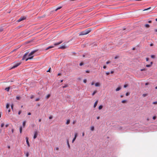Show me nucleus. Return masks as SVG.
Listing matches in <instances>:
<instances>
[{"instance_id":"obj_1","label":"nucleus","mask_w":157,"mask_h":157,"mask_svg":"<svg viewBox=\"0 0 157 157\" xmlns=\"http://www.w3.org/2000/svg\"><path fill=\"white\" fill-rule=\"evenodd\" d=\"M37 51V50H34L32 51L28 55L29 57L28 58H26L27 56L28 53L26 52V53L23 56L22 59H25L26 61H27L28 59H31L33 58L34 56H33V55Z\"/></svg>"},{"instance_id":"obj_2","label":"nucleus","mask_w":157,"mask_h":157,"mask_svg":"<svg viewBox=\"0 0 157 157\" xmlns=\"http://www.w3.org/2000/svg\"><path fill=\"white\" fill-rule=\"evenodd\" d=\"M91 31V30L90 29H87L79 33V35L81 36L86 35L89 33Z\"/></svg>"},{"instance_id":"obj_3","label":"nucleus","mask_w":157,"mask_h":157,"mask_svg":"<svg viewBox=\"0 0 157 157\" xmlns=\"http://www.w3.org/2000/svg\"><path fill=\"white\" fill-rule=\"evenodd\" d=\"M21 64L20 63H18L14 64L13 66L11 68V69H14L20 65Z\"/></svg>"},{"instance_id":"obj_4","label":"nucleus","mask_w":157,"mask_h":157,"mask_svg":"<svg viewBox=\"0 0 157 157\" xmlns=\"http://www.w3.org/2000/svg\"><path fill=\"white\" fill-rule=\"evenodd\" d=\"M26 19V17H21L17 21L18 22H20Z\"/></svg>"},{"instance_id":"obj_5","label":"nucleus","mask_w":157,"mask_h":157,"mask_svg":"<svg viewBox=\"0 0 157 157\" xmlns=\"http://www.w3.org/2000/svg\"><path fill=\"white\" fill-rule=\"evenodd\" d=\"M67 48V47L65 45V44L63 45H62L61 46L59 47L58 48L59 49H64Z\"/></svg>"},{"instance_id":"obj_6","label":"nucleus","mask_w":157,"mask_h":157,"mask_svg":"<svg viewBox=\"0 0 157 157\" xmlns=\"http://www.w3.org/2000/svg\"><path fill=\"white\" fill-rule=\"evenodd\" d=\"M63 42V41H61L59 42L54 43V46H55L58 45H59V44H61Z\"/></svg>"},{"instance_id":"obj_7","label":"nucleus","mask_w":157,"mask_h":157,"mask_svg":"<svg viewBox=\"0 0 157 157\" xmlns=\"http://www.w3.org/2000/svg\"><path fill=\"white\" fill-rule=\"evenodd\" d=\"M26 142L27 144V145L28 147H30V145L28 140V138L27 137H26Z\"/></svg>"},{"instance_id":"obj_8","label":"nucleus","mask_w":157,"mask_h":157,"mask_svg":"<svg viewBox=\"0 0 157 157\" xmlns=\"http://www.w3.org/2000/svg\"><path fill=\"white\" fill-rule=\"evenodd\" d=\"M37 131H35L34 132V136H33V138L34 139H36L37 137Z\"/></svg>"},{"instance_id":"obj_9","label":"nucleus","mask_w":157,"mask_h":157,"mask_svg":"<svg viewBox=\"0 0 157 157\" xmlns=\"http://www.w3.org/2000/svg\"><path fill=\"white\" fill-rule=\"evenodd\" d=\"M98 102V100H97L95 101V103H94V108H95L96 107V106H97V105Z\"/></svg>"},{"instance_id":"obj_10","label":"nucleus","mask_w":157,"mask_h":157,"mask_svg":"<svg viewBox=\"0 0 157 157\" xmlns=\"http://www.w3.org/2000/svg\"><path fill=\"white\" fill-rule=\"evenodd\" d=\"M67 145H68V147L70 149V145L69 144V140H67Z\"/></svg>"},{"instance_id":"obj_11","label":"nucleus","mask_w":157,"mask_h":157,"mask_svg":"<svg viewBox=\"0 0 157 157\" xmlns=\"http://www.w3.org/2000/svg\"><path fill=\"white\" fill-rule=\"evenodd\" d=\"M62 7L61 6L58 7V8H57L55 10V11H57L58 10H59L60 9H61L62 8Z\"/></svg>"},{"instance_id":"obj_12","label":"nucleus","mask_w":157,"mask_h":157,"mask_svg":"<svg viewBox=\"0 0 157 157\" xmlns=\"http://www.w3.org/2000/svg\"><path fill=\"white\" fill-rule=\"evenodd\" d=\"M22 126H20V132L21 133L22 132Z\"/></svg>"},{"instance_id":"obj_13","label":"nucleus","mask_w":157,"mask_h":157,"mask_svg":"<svg viewBox=\"0 0 157 157\" xmlns=\"http://www.w3.org/2000/svg\"><path fill=\"white\" fill-rule=\"evenodd\" d=\"M121 87H118V88H117L116 89V91H119V90H120L121 89Z\"/></svg>"},{"instance_id":"obj_14","label":"nucleus","mask_w":157,"mask_h":157,"mask_svg":"<svg viewBox=\"0 0 157 157\" xmlns=\"http://www.w3.org/2000/svg\"><path fill=\"white\" fill-rule=\"evenodd\" d=\"M10 88L9 87L6 88L5 89V90H6V91L7 92H8L9 91V90H10Z\"/></svg>"},{"instance_id":"obj_15","label":"nucleus","mask_w":157,"mask_h":157,"mask_svg":"<svg viewBox=\"0 0 157 157\" xmlns=\"http://www.w3.org/2000/svg\"><path fill=\"white\" fill-rule=\"evenodd\" d=\"M95 86H96L98 87L99 86H100L99 83L98 82H96L95 84Z\"/></svg>"},{"instance_id":"obj_16","label":"nucleus","mask_w":157,"mask_h":157,"mask_svg":"<svg viewBox=\"0 0 157 157\" xmlns=\"http://www.w3.org/2000/svg\"><path fill=\"white\" fill-rule=\"evenodd\" d=\"M103 107V106L102 105H100L98 107V109L99 110L101 109Z\"/></svg>"},{"instance_id":"obj_17","label":"nucleus","mask_w":157,"mask_h":157,"mask_svg":"<svg viewBox=\"0 0 157 157\" xmlns=\"http://www.w3.org/2000/svg\"><path fill=\"white\" fill-rule=\"evenodd\" d=\"M70 120H69V119H68L67 120V122H66V124H69V123H70Z\"/></svg>"},{"instance_id":"obj_18","label":"nucleus","mask_w":157,"mask_h":157,"mask_svg":"<svg viewBox=\"0 0 157 157\" xmlns=\"http://www.w3.org/2000/svg\"><path fill=\"white\" fill-rule=\"evenodd\" d=\"M90 130L92 131H93L94 130V126H91L90 128Z\"/></svg>"},{"instance_id":"obj_19","label":"nucleus","mask_w":157,"mask_h":157,"mask_svg":"<svg viewBox=\"0 0 157 157\" xmlns=\"http://www.w3.org/2000/svg\"><path fill=\"white\" fill-rule=\"evenodd\" d=\"M26 121H24L23 122V127H24L25 125Z\"/></svg>"},{"instance_id":"obj_20","label":"nucleus","mask_w":157,"mask_h":157,"mask_svg":"<svg viewBox=\"0 0 157 157\" xmlns=\"http://www.w3.org/2000/svg\"><path fill=\"white\" fill-rule=\"evenodd\" d=\"M97 91L96 90H95L93 92V93L92 94V95L93 96L95 94H96V93H97Z\"/></svg>"},{"instance_id":"obj_21","label":"nucleus","mask_w":157,"mask_h":157,"mask_svg":"<svg viewBox=\"0 0 157 157\" xmlns=\"http://www.w3.org/2000/svg\"><path fill=\"white\" fill-rule=\"evenodd\" d=\"M9 103H7L6 105V108L8 109L9 108Z\"/></svg>"},{"instance_id":"obj_22","label":"nucleus","mask_w":157,"mask_h":157,"mask_svg":"<svg viewBox=\"0 0 157 157\" xmlns=\"http://www.w3.org/2000/svg\"><path fill=\"white\" fill-rule=\"evenodd\" d=\"M77 136H78V134L77 133H76L75 134V136H74V137L75 138H76L77 137Z\"/></svg>"},{"instance_id":"obj_23","label":"nucleus","mask_w":157,"mask_h":157,"mask_svg":"<svg viewBox=\"0 0 157 157\" xmlns=\"http://www.w3.org/2000/svg\"><path fill=\"white\" fill-rule=\"evenodd\" d=\"M54 46H54V45H51V46H49V48L50 49V48H54Z\"/></svg>"},{"instance_id":"obj_24","label":"nucleus","mask_w":157,"mask_h":157,"mask_svg":"<svg viewBox=\"0 0 157 157\" xmlns=\"http://www.w3.org/2000/svg\"><path fill=\"white\" fill-rule=\"evenodd\" d=\"M50 96V94H48L46 97V98L48 99Z\"/></svg>"},{"instance_id":"obj_25","label":"nucleus","mask_w":157,"mask_h":157,"mask_svg":"<svg viewBox=\"0 0 157 157\" xmlns=\"http://www.w3.org/2000/svg\"><path fill=\"white\" fill-rule=\"evenodd\" d=\"M16 99L18 100H19L20 99V97L19 96H17L16 97Z\"/></svg>"},{"instance_id":"obj_26","label":"nucleus","mask_w":157,"mask_h":157,"mask_svg":"<svg viewBox=\"0 0 157 157\" xmlns=\"http://www.w3.org/2000/svg\"><path fill=\"white\" fill-rule=\"evenodd\" d=\"M145 26L146 27L148 28L149 27L150 25L149 24H146L145 25Z\"/></svg>"},{"instance_id":"obj_27","label":"nucleus","mask_w":157,"mask_h":157,"mask_svg":"<svg viewBox=\"0 0 157 157\" xmlns=\"http://www.w3.org/2000/svg\"><path fill=\"white\" fill-rule=\"evenodd\" d=\"M151 65H150V64H147V65H146V66L147 67H151Z\"/></svg>"},{"instance_id":"obj_28","label":"nucleus","mask_w":157,"mask_h":157,"mask_svg":"<svg viewBox=\"0 0 157 157\" xmlns=\"http://www.w3.org/2000/svg\"><path fill=\"white\" fill-rule=\"evenodd\" d=\"M146 70H147V69H146L145 68H143V69H141L140 70V71H146Z\"/></svg>"},{"instance_id":"obj_29","label":"nucleus","mask_w":157,"mask_h":157,"mask_svg":"<svg viewBox=\"0 0 157 157\" xmlns=\"http://www.w3.org/2000/svg\"><path fill=\"white\" fill-rule=\"evenodd\" d=\"M68 86V85H65L64 86H63V88H65L67 87Z\"/></svg>"},{"instance_id":"obj_30","label":"nucleus","mask_w":157,"mask_h":157,"mask_svg":"<svg viewBox=\"0 0 157 157\" xmlns=\"http://www.w3.org/2000/svg\"><path fill=\"white\" fill-rule=\"evenodd\" d=\"M75 140H76V138H74L72 140V143H73L74 142V141Z\"/></svg>"},{"instance_id":"obj_31","label":"nucleus","mask_w":157,"mask_h":157,"mask_svg":"<svg viewBox=\"0 0 157 157\" xmlns=\"http://www.w3.org/2000/svg\"><path fill=\"white\" fill-rule=\"evenodd\" d=\"M126 101V100H122L121 101L122 103H125Z\"/></svg>"},{"instance_id":"obj_32","label":"nucleus","mask_w":157,"mask_h":157,"mask_svg":"<svg viewBox=\"0 0 157 157\" xmlns=\"http://www.w3.org/2000/svg\"><path fill=\"white\" fill-rule=\"evenodd\" d=\"M29 155V153L28 152H26V157H28Z\"/></svg>"},{"instance_id":"obj_33","label":"nucleus","mask_w":157,"mask_h":157,"mask_svg":"<svg viewBox=\"0 0 157 157\" xmlns=\"http://www.w3.org/2000/svg\"><path fill=\"white\" fill-rule=\"evenodd\" d=\"M4 125V123H2L1 124V127H3Z\"/></svg>"},{"instance_id":"obj_34","label":"nucleus","mask_w":157,"mask_h":157,"mask_svg":"<svg viewBox=\"0 0 157 157\" xmlns=\"http://www.w3.org/2000/svg\"><path fill=\"white\" fill-rule=\"evenodd\" d=\"M84 64L82 62H81L79 63V65L80 66H81L84 65Z\"/></svg>"},{"instance_id":"obj_35","label":"nucleus","mask_w":157,"mask_h":157,"mask_svg":"<svg viewBox=\"0 0 157 157\" xmlns=\"http://www.w3.org/2000/svg\"><path fill=\"white\" fill-rule=\"evenodd\" d=\"M130 94V93H129L128 92H127L126 93V96H128V95H129Z\"/></svg>"},{"instance_id":"obj_36","label":"nucleus","mask_w":157,"mask_h":157,"mask_svg":"<svg viewBox=\"0 0 157 157\" xmlns=\"http://www.w3.org/2000/svg\"><path fill=\"white\" fill-rule=\"evenodd\" d=\"M156 117L155 116H154L153 117L152 119L153 120H155L156 119Z\"/></svg>"},{"instance_id":"obj_37","label":"nucleus","mask_w":157,"mask_h":157,"mask_svg":"<svg viewBox=\"0 0 157 157\" xmlns=\"http://www.w3.org/2000/svg\"><path fill=\"white\" fill-rule=\"evenodd\" d=\"M147 95V94H143L142 95L143 97H145Z\"/></svg>"},{"instance_id":"obj_38","label":"nucleus","mask_w":157,"mask_h":157,"mask_svg":"<svg viewBox=\"0 0 157 157\" xmlns=\"http://www.w3.org/2000/svg\"><path fill=\"white\" fill-rule=\"evenodd\" d=\"M86 81H87V80H86V79H84V80H83V82L84 83H86Z\"/></svg>"},{"instance_id":"obj_39","label":"nucleus","mask_w":157,"mask_h":157,"mask_svg":"<svg viewBox=\"0 0 157 157\" xmlns=\"http://www.w3.org/2000/svg\"><path fill=\"white\" fill-rule=\"evenodd\" d=\"M151 8V7L148 8L146 9H145L144 10V11L148 10Z\"/></svg>"},{"instance_id":"obj_40","label":"nucleus","mask_w":157,"mask_h":157,"mask_svg":"<svg viewBox=\"0 0 157 157\" xmlns=\"http://www.w3.org/2000/svg\"><path fill=\"white\" fill-rule=\"evenodd\" d=\"M151 57L152 58H154L155 57L154 55H152L151 56Z\"/></svg>"},{"instance_id":"obj_41","label":"nucleus","mask_w":157,"mask_h":157,"mask_svg":"<svg viewBox=\"0 0 157 157\" xmlns=\"http://www.w3.org/2000/svg\"><path fill=\"white\" fill-rule=\"evenodd\" d=\"M39 99H40V98H36V100H35V101H38L39 100Z\"/></svg>"},{"instance_id":"obj_42","label":"nucleus","mask_w":157,"mask_h":157,"mask_svg":"<svg viewBox=\"0 0 157 157\" xmlns=\"http://www.w3.org/2000/svg\"><path fill=\"white\" fill-rule=\"evenodd\" d=\"M153 104H157V101H155L153 102Z\"/></svg>"},{"instance_id":"obj_43","label":"nucleus","mask_w":157,"mask_h":157,"mask_svg":"<svg viewBox=\"0 0 157 157\" xmlns=\"http://www.w3.org/2000/svg\"><path fill=\"white\" fill-rule=\"evenodd\" d=\"M34 97V96L33 95H32L30 97V98L31 99H33Z\"/></svg>"},{"instance_id":"obj_44","label":"nucleus","mask_w":157,"mask_h":157,"mask_svg":"<svg viewBox=\"0 0 157 157\" xmlns=\"http://www.w3.org/2000/svg\"><path fill=\"white\" fill-rule=\"evenodd\" d=\"M52 116H50V117H49V119H52Z\"/></svg>"},{"instance_id":"obj_45","label":"nucleus","mask_w":157,"mask_h":157,"mask_svg":"<svg viewBox=\"0 0 157 157\" xmlns=\"http://www.w3.org/2000/svg\"><path fill=\"white\" fill-rule=\"evenodd\" d=\"M128 86V85H124V87L126 88Z\"/></svg>"},{"instance_id":"obj_46","label":"nucleus","mask_w":157,"mask_h":157,"mask_svg":"<svg viewBox=\"0 0 157 157\" xmlns=\"http://www.w3.org/2000/svg\"><path fill=\"white\" fill-rule=\"evenodd\" d=\"M50 70L51 68H50L48 70V71H47V72H50Z\"/></svg>"},{"instance_id":"obj_47","label":"nucleus","mask_w":157,"mask_h":157,"mask_svg":"<svg viewBox=\"0 0 157 157\" xmlns=\"http://www.w3.org/2000/svg\"><path fill=\"white\" fill-rule=\"evenodd\" d=\"M110 63V62L108 61L106 62V64H108Z\"/></svg>"},{"instance_id":"obj_48","label":"nucleus","mask_w":157,"mask_h":157,"mask_svg":"<svg viewBox=\"0 0 157 157\" xmlns=\"http://www.w3.org/2000/svg\"><path fill=\"white\" fill-rule=\"evenodd\" d=\"M109 73H110L109 72H107L106 73V74L107 75H109Z\"/></svg>"},{"instance_id":"obj_49","label":"nucleus","mask_w":157,"mask_h":157,"mask_svg":"<svg viewBox=\"0 0 157 157\" xmlns=\"http://www.w3.org/2000/svg\"><path fill=\"white\" fill-rule=\"evenodd\" d=\"M149 59V58H146V60L147 61H148Z\"/></svg>"},{"instance_id":"obj_50","label":"nucleus","mask_w":157,"mask_h":157,"mask_svg":"<svg viewBox=\"0 0 157 157\" xmlns=\"http://www.w3.org/2000/svg\"><path fill=\"white\" fill-rule=\"evenodd\" d=\"M86 73H89L90 72V71L88 70H87L86 71Z\"/></svg>"},{"instance_id":"obj_51","label":"nucleus","mask_w":157,"mask_h":157,"mask_svg":"<svg viewBox=\"0 0 157 157\" xmlns=\"http://www.w3.org/2000/svg\"><path fill=\"white\" fill-rule=\"evenodd\" d=\"M21 111H19L18 113V114L19 115L20 114H21Z\"/></svg>"},{"instance_id":"obj_52","label":"nucleus","mask_w":157,"mask_h":157,"mask_svg":"<svg viewBox=\"0 0 157 157\" xmlns=\"http://www.w3.org/2000/svg\"><path fill=\"white\" fill-rule=\"evenodd\" d=\"M13 105L12 104L11 105V107L12 109H13Z\"/></svg>"},{"instance_id":"obj_53","label":"nucleus","mask_w":157,"mask_h":157,"mask_svg":"<svg viewBox=\"0 0 157 157\" xmlns=\"http://www.w3.org/2000/svg\"><path fill=\"white\" fill-rule=\"evenodd\" d=\"M106 67V66H104L103 67V68L104 69H105Z\"/></svg>"},{"instance_id":"obj_54","label":"nucleus","mask_w":157,"mask_h":157,"mask_svg":"<svg viewBox=\"0 0 157 157\" xmlns=\"http://www.w3.org/2000/svg\"><path fill=\"white\" fill-rule=\"evenodd\" d=\"M8 126H9V124H6V125L5 126H6V127H8Z\"/></svg>"},{"instance_id":"obj_55","label":"nucleus","mask_w":157,"mask_h":157,"mask_svg":"<svg viewBox=\"0 0 157 157\" xmlns=\"http://www.w3.org/2000/svg\"><path fill=\"white\" fill-rule=\"evenodd\" d=\"M50 49V48H49V47L48 46L47 48H46L45 49V50H48V49Z\"/></svg>"},{"instance_id":"obj_56","label":"nucleus","mask_w":157,"mask_h":157,"mask_svg":"<svg viewBox=\"0 0 157 157\" xmlns=\"http://www.w3.org/2000/svg\"><path fill=\"white\" fill-rule=\"evenodd\" d=\"M59 147H56V150H59Z\"/></svg>"},{"instance_id":"obj_57","label":"nucleus","mask_w":157,"mask_h":157,"mask_svg":"<svg viewBox=\"0 0 157 157\" xmlns=\"http://www.w3.org/2000/svg\"><path fill=\"white\" fill-rule=\"evenodd\" d=\"M94 82H91V85H94Z\"/></svg>"},{"instance_id":"obj_58","label":"nucleus","mask_w":157,"mask_h":157,"mask_svg":"<svg viewBox=\"0 0 157 157\" xmlns=\"http://www.w3.org/2000/svg\"><path fill=\"white\" fill-rule=\"evenodd\" d=\"M84 136V132H83L82 133V136Z\"/></svg>"},{"instance_id":"obj_59","label":"nucleus","mask_w":157,"mask_h":157,"mask_svg":"<svg viewBox=\"0 0 157 157\" xmlns=\"http://www.w3.org/2000/svg\"><path fill=\"white\" fill-rule=\"evenodd\" d=\"M149 84V83L148 82H147L145 83V85H148V84Z\"/></svg>"},{"instance_id":"obj_60","label":"nucleus","mask_w":157,"mask_h":157,"mask_svg":"<svg viewBox=\"0 0 157 157\" xmlns=\"http://www.w3.org/2000/svg\"><path fill=\"white\" fill-rule=\"evenodd\" d=\"M114 73V71H111L110 72V73L111 74H113Z\"/></svg>"},{"instance_id":"obj_61","label":"nucleus","mask_w":157,"mask_h":157,"mask_svg":"<svg viewBox=\"0 0 157 157\" xmlns=\"http://www.w3.org/2000/svg\"><path fill=\"white\" fill-rule=\"evenodd\" d=\"M28 115H31V113H28Z\"/></svg>"},{"instance_id":"obj_62","label":"nucleus","mask_w":157,"mask_h":157,"mask_svg":"<svg viewBox=\"0 0 157 157\" xmlns=\"http://www.w3.org/2000/svg\"><path fill=\"white\" fill-rule=\"evenodd\" d=\"M118 58V57L117 56H116L115 57H114V58L115 59H117Z\"/></svg>"},{"instance_id":"obj_63","label":"nucleus","mask_w":157,"mask_h":157,"mask_svg":"<svg viewBox=\"0 0 157 157\" xmlns=\"http://www.w3.org/2000/svg\"><path fill=\"white\" fill-rule=\"evenodd\" d=\"M61 75V73H58V76L60 75Z\"/></svg>"},{"instance_id":"obj_64","label":"nucleus","mask_w":157,"mask_h":157,"mask_svg":"<svg viewBox=\"0 0 157 157\" xmlns=\"http://www.w3.org/2000/svg\"><path fill=\"white\" fill-rule=\"evenodd\" d=\"M155 32H157V29H155Z\"/></svg>"}]
</instances>
